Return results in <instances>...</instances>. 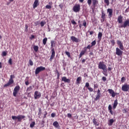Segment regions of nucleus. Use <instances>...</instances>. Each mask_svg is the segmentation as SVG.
<instances>
[{"mask_svg":"<svg viewBox=\"0 0 129 129\" xmlns=\"http://www.w3.org/2000/svg\"><path fill=\"white\" fill-rule=\"evenodd\" d=\"M98 68L103 70L102 73L105 76H107V67L104 62L100 61L98 64Z\"/></svg>","mask_w":129,"mask_h":129,"instance_id":"f257e3e1","label":"nucleus"},{"mask_svg":"<svg viewBox=\"0 0 129 129\" xmlns=\"http://www.w3.org/2000/svg\"><path fill=\"white\" fill-rule=\"evenodd\" d=\"M26 117V116L23 115H19L18 116H12V118L13 120H17V121L21 122L22 119H24Z\"/></svg>","mask_w":129,"mask_h":129,"instance_id":"f03ea898","label":"nucleus"},{"mask_svg":"<svg viewBox=\"0 0 129 129\" xmlns=\"http://www.w3.org/2000/svg\"><path fill=\"white\" fill-rule=\"evenodd\" d=\"M46 68L43 66H40L39 67H38L35 70V75H38L40 72H41V71H44Z\"/></svg>","mask_w":129,"mask_h":129,"instance_id":"7ed1b4c3","label":"nucleus"},{"mask_svg":"<svg viewBox=\"0 0 129 129\" xmlns=\"http://www.w3.org/2000/svg\"><path fill=\"white\" fill-rule=\"evenodd\" d=\"M80 4H76L73 8V11L75 13H79L80 12Z\"/></svg>","mask_w":129,"mask_h":129,"instance_id":"20e7f679","label":"nucleus"},{"mask_svg":"<svg viewBox=\"0 0 129 129\" xmlns=\"http://www.w3.org/2000/svg\"><path fill=\"white\" fill-rule=\"evenodd\" d=\"M20 91V87L19 86H17L15 87L14 90L13 91V95L16 97L17 96V94H18V93Z\"/></svg>","mask_w":129,"mask_h":129,"instance_id":"39448f33","label":"nucleus"},{"mask_svg":"<svg viewBox=\"0 0 129 129\" xmlns=\"http://www.w3.org/2000/svg\"><path fill=\"white\" fill-rule=\"evenodd\" d=\"M41 96H42L41 92L38 91H36L34 92V98L35 99H38V98H40Z\"/></svg>","mask_w":129,"mask_h":129,"instance_id":"423d86ee","label":"nucleus"},{"mask_svg":"<svg viewBox=\"0 0 129 129\" xmlns=\"http://www.w3.org/2000/svg\"><path fill=\"white\" fill-rule=\"evenodd\" d=\"M100 97H101V93L100 92V90L98 89L97 91V95L95 98V101H97V100H99V99H100Z\"/></svg>","mask_w":129,"mask_h":129,"instance_id":"0eeeda50","label":"nucleus"},{"mask_svg":"<svg viewBox=\"0 0 129 129\" xmlns=\"http://www.w3.org/2000/svg\"><path fill=\"white\" fill-rule=\"evenodd\" d=\"M129 27V20H126L123 24L122 25H120L119 26V28H126V27Z\"/></svg>","mask_w":129,"mask_h":129,"instance_id":"6e6552de","label":"nucleus"},{"mask_svg":"<svg viewBox=\"0 0 129 129\" xmlns=\"http://www.w3.org/2000/svg\"><path fill=\"white\" fill-rule=\"evenodd\" d=\"M108 91L109 93L111 95L112 97H115V95L118 94L117 93L114 92V91L111 89H108Z\"/></svg>","mask_w":129,"mask_h":129,"instance_id":"1a4fd4ad","label":"nucleus"},{"mask_svg":"<svg viewBox=\"0 0 129 129\" xmlns=\"http://www.w3.org/2000/svg\"><path fill=\"white\" fill-rule=\"evenodd\" d=\"M123 53V52L121 51L120 49L118 47L116 48V55H117V56H121Z\"/></svg>","mask_w":129,"mask_h":129,"instance_id":"9d476101","label":"nucleus"},{"mask_svg":"<svg viewBox=\"0 0 129 129\" xmlns=\"http://www.w3.org/2000/svg\"><path fill=\"white\" fill-rule=\"evenodd\" d=\"M51 55L49 59L50 62H52V60H53V59H54V57H55V49L54 48H52L51 49Z\"/></svg>","mask_w":129,"mask_h":129,"instance_id":"9b49d317","label":"nucleus"},{"mask_svg":"<svg viewBox=\"0 0 129 129\" xmlns=\"http://www.w3.org/2000/svg\"><path fill=\"white\" fill-rule=\"evenodd\" d=\"M129 90V85L125 84L122 86V90L123 91H128Z\"/></svg>","mask_w":129,"mask_h":129,"instance_id":"f8f14e48","label":"nucleus"},{"mask_svg":"<svg viewBox=\"0 0 129 129\" xmlns=\"http://www.w3.org/2000/svg\"><path fill=\"white\" fill-rule=\"evenodd\" d=\"M117 44L118 45H119V48L120 49V50H123V45L122 44L121 41L117 40Z\"/></svg>","mask_w":129,"mask_h":129,"instance_id":"ddd939ff","label":"nucleus"},{"mask_svg":"<svg viewBox=\"0 0 129 129\" xmlns=\"http://www.w3.org/2000/svg\"><path fill=\"white\" fill-rule=\"evenodd\" d=\"M14 83V80L9 79L7 84L4 85V87H8V86H10V85H12Z\"/></svg>","mask_w":129,"mask_h":129,"instance_id":"4468645a","label":"nucleus"},{"mask_svg":"<svg viewBox=\"0 0 129 129\" xmlns=\"http://www.w3.org/2000/svg\"><path fill=\"white\" fill-rule=\"evenodd\" d=\"M61 81L66 82L67 83H70V79H67V78L66 77H63L61 78Z\"/></svg>","mask_w":129,"mask_h":129,"instance_id":"2eb2a0df","label":"nucleus"},{"mask_svg":"<svg viewBox=\"0 0 129 129\" xmlns=\"http://www.w3.org/2000/svg\"><path fill=\"white\" fill-rule=\"evenodd\" d=\"M39 6V0H35L33 5V9H36Z\"/></svg>","mask_w":129,"mask_h":129,"instance_id":"dca6fc26","label":"nucleus"},{"mask_svg":"<svg viewBox=\"0 0 129 129\" xmlns=\"http://www.w3.org/2000/svg\"><path fill=\"white\" fill-rule=\"evenodd\" d=\"M107 13H108V17L109 18H111L112 17V13H113V10L111 9H107Z\"/></svg>","mask_w":129,"mask_h":129,"instance_id":"f3484780","label":"nucleus"},{"mask_svg":"<svg viewBox=\"0 0 129 129\" xmlns=\"http://www.w3.org/2000/svg\"><path fill=\"white\" fill-rule=\"evenodd\" d=\"M86 53V48H84V50H82L80 55H79V58H81L83 55H84Z\"/></svg>","mask_w":129,"mask_h":129,"instance_id":"a211bd4d","label":"nucleus"},{"mask_svg":"<svg viewBox=\"0 0 129 129\" xmlns=\"http://www.w3.org/2000/svg\"><path fill=\"white\" fill-rule=\"evenodd\" d=\"M71 40L73 42H75L76 43H78V42H79V39L75 36H72Z\"/></svg>","mask_w":129,"mask_h":129,"instance_id":"6ab92c4d","label":"nucleus"},{"mask_svg":"<svg viewBox=\"0 0 129 129\" xmlns=\"http://www.w3.org/2000/svg\"><path fill=\"white\" fill-rule=\"evenodd\" d=\"M117 104L118 103L117 102V100H115L113 103V109H115L116 108V106H117Z\"/></svg>","mask_w":129,"mask_h":129,"instance_id":"aec40b11","label":"nucleus"},{"mask_svg":"<svg viewBox=\"0 0 129 129\" xmlns=\"http://www.w3.org/2000/svg\"><path fill=\"white\" fill-rule=\"evenodd\" d=\"M108 109L110 112V113H111V114H112V115L113 114V111H112V106H111V105H109L108 107Z\"/></svg>","mask_w":129,"mask_h":129,"instance_id":"412c9836","label":"nucleus"},{"mask_svg":"<svg viewBox=\"0 0 129 129\" xmlns=\"http://www.w3.org/2000/svg\"><path fill=\"white\" fill-rule=\"evenodd\" d=\"M92 5L93 7H96L97 5H98V0H92Z\"/></svg>","mask_w":129,"mask_h":129,"instance_id":"4be33fe9","label":"nucleus"},{"mask_svg":"<svg viewBox=\"0 0 129 129\" xmlns=\"http://www.w3.org/2000/svg\"><path fill=\"white\" fill-rule=\"evenodd\" d=\"M81 80H82V78H81V77H79L77 79L76 84H80V83L81 82Z\"/></svg>","mask_w":129,"mask_h":129,"instance_id":"5701e85b","label":"nucleus"},{"mask_svg":"<svg viewBox=\"0 0 129 129\" xmlns=\"http://www.w3.org/2000/svg\"><path fill=\"white\" fill-rule=\"evenodd\" d=\"M117 21L119 24H121V23H122V17L121 16H119L118 17Z\"/></svg>","mask_w":129,"mask_h":129,"instance_id":"b1692460","label":"nucleus"},{"mask_svg":"<svg viewBox=\"0 0 129 129\" xmlns=\"http://www.w3.org/2000/svg\"><path fill=\"white\" fill-rule=\"evenodd\" d=\"M93 122L94 124H95V125H96L97 126H98V125H99V123H97L96 119L95 118L93 119Z\"/></svg>","mask_w":129,"mask_h":129,"instance_id":"393cba45","label":"nucleus"},{"mask_svg":"<svg viewBox=\"0 0 129 129\" xmlns=\"http://www.w3.org/2000/svg\"><path fill=\"white\" fill-rule=\"evenodd\" d=\"M53 125L55 127H58L59 126V123H58L57 121H55L53 123Z\"/></svg>","mask_w":129,"mask_h":129,"instance_id":"a878e982","label":"nucleus"},{"mask_svg":"<svg viewBox=\"0 0 129 129\" xmlns=\"http://www.w3.org/2000/svg\"><path fill=\"white\" fill-rule=\"evenodd\" d=\"M35 124H36V123L35 121H32L30 124V127L31 128H33L35 126Z\"/></svg>","mask_w":129,"mask_h":129,"instance_id":"bb28decb","label":"nucleus"},{"mask_svg":"<svg viewBox=\"0 0 129 129\" xmlns=\"http://www.w3.org/2000/svg\"><path fill=\"white\" fill-rule=\"evenodd\" d=\"M102 37V33L99 32L98 35V39L100 41L101 40V38Z\"/></svg>","mask_w":129,"mask_h":129,"instance_id":"cd10ccee","label":"nucleus"},{"mask_svg":"<svg viewBox=\"0 0 129 129\" xmlns=\"http://www.w3.org/2000/svg\"><path fill=\"white\" fill-rule=\"evenodd\" d=\"M101 18H102L103 21L105 20V13L103 11L102 12Z\"/></svg>","mask_w":129,"mask_h":129,"instance_id":"c85d7f7f","label":"nucleus"},{"mask_svg":"<svg viewBox=\"0 0 129 129\" xmlns=\"http://www.w3.org/2000/svg\"><path fill=\"white\" fill-rule=\"evenodd\" d=\"M47 41H48V38H47L46 37L44 38L43 39V45H46V44H47Z\"/></svg>","mask_w":129,"mask_h":129,"instance_id":"c756f323","label":"nucleus"},{"mask_svg":"<svg viewBox=\"0 0 129 129\" xmlns=\"http://www.w3.org/2000/svg\"><path fill=\"white\" fill-rule=\"evenodd\" d=\"M114 121L113 119H110L109 121V125H112V123H113Z\"/></svg>","mask_w":129,"mask_h":129,"instance_id":"7c9ffc66","label":"nucleus"},{"mask_svg":"<svg viewBox=\"0 0 129 129\" xmlns=\"http://www.w3.org/2000/svg\"><path fill=\"white\" fill-rule=\"evenodd\" d=\"M33 49L35 52H38V50H39V47L38 46H34L33 47Z\"/></svg>","mask_w":129,"mask_h":129,"instance_id":"2f4dec72","label":"nucleus"},{"mask_svg":"<svg viewBox=\"0 0 129 129\" xmlns=\"http://www.w3.org/2000/svg\"><path fill=\"white\" fill-rule=\"evenodd\" d=\"M50 43H51V48H53V47L55 46V41L53 40H51Z\"/></svg>","mask_w":129,"mask_h":129,"instance_id":"473e14b6","label":"nucleus"},{"mask_svg":"<svg viewBox=\"0 0 129 129\" xmlns=\"http://www.w3.org/2000/svg\"><path fill=\"white\" fill-rule=\"evenodd\" d=\"M96 45V41L94 40L91 42V47H93V46H95Z\"/></svg>","mask_w":129,"mask_h":129,"instance_id":"72a5a7b5","label":"nucleus"},{"mask_svg":"<svg viewBox=\"0 0 129 129\" xmlns=\"http://www.w3.org/2000/svg\"><path fill=\"white\" fill-rule=\"evenodd\" d=\"M104 2L107 6H109V0H104Z\"/></svg>","mask_w":129,"mask_h":129,"instance_id":"f704fd0d","label":"nucleus"},{"mask_svg":"<svg viewBox=\"0 0 129 129\" xmlns=\"http://www.w3.org/2000/svg\"><path fill=\"white\" fill-rule=\"evenodd\" d=\"M7 53L6 51H3L2 56L3 57H5V56H7Z\"/></svg>","mask_w":129,"mask_h":129,"instance_id":"c9c22d12","label":"nucleus"},{"mask_svg":"<svg viewBox=\"0 0 129 129\" xmlns=\"http://www.w3.org/2000/svg\"><path fill=\"white\" fill-rule=\"evenodd\" d=\"M46 24V22L44 21H41L40 23V25L41 27H44V26Z\"/></svg>","mask_w":129,"mask_h":129,"instance_id":"e433bc0d","label":"nucleus"},{"mask_svg":"<svg viewBox=\"0 0 129 129\" xmlns=\"http://www.w3.org/2000/svg\"><path fill=\"white\" fill-rule=\"evenodd\" d=\"M88 4L89 6H91V4H92V0H88L87 1Z\"/></svg>","mask_w":129,"mask_h":129,"instance_id":"4c0bfd02","label":"nucleus"},{"mask_svg":"<svg viewBox=\"0 0 129 129\" xmlns=\"http://www.w3.org/2000/svg\"><path fill=\"white\" fill-rule=\"evenodd\" d=\"M45 8L48 10H51V9H52V6H50V5H46Z\"/></svg>","mask_w":129,"mask_h":129,"instance_id":"58836bf2","label":"nucleus"},{"mask_svg":"<svg viewBox=\"0 0 129 129\" xmlns=\"http://www.w3.org/2000/svg\"><path fill=\"white\" fill-rule=\"evenodd\" d=\"M66 54L69 57V58H70L71 57V55H70V52L68 51H66Z\"/></svg>","mask_w":129,"mask_h":129,"instance_id":"ea45409f","label":"nucleus"},{"mask_svg":"<svg viewBox=\"0 0 129 129\" xmlns=\"http://www.w3.org/2000/svg\"><path fill=\"white\" fill-rule=\"evenodd\" d=\"M124 81H125V78L123 77L121 79V82H122V83H123V82H124Z\"/></svg>","mask_w":129,"mask_h":129,"instance_id":"a19ab883","label":"nucleus"},{"mask_svg":"<svg viewBox=\"0 0 129 129\" xmlns=\"http://www.w3.org/2000/svg\"><path fill=\"white\" fill-rule=\"evenodd\" d=\"M29 64H30V66H33V65H34V62H33V61H32V60L30 59L29 60Z\"/></svg>","mask_w":129,"mask_h":129,"instance_id":"79ce46f5","label":"nucleus"},{"mask_svg":"<svg viewBox=\"0 0 129 129\" xmlns=\"http://www.w3.org/2000/svg\"><path fill=\"white\" fill-rule=\"evenodd\" d=\"M8 63H9V64H10V65H12L13 64V61H12V58H10L8 61Z\"/></svg>","mask_w":129,"mask_h":129,"instance_id":"37998d69","label":"nucleus"},{"mask_svg":"<svg viewBox=\"0 0 129 129\" xmlns=\"http://www.w3.org/2000/svg\"><path fill=\"white\" fill-rule=\"evenodd\" d=\"M92 46H91V45H88L87 47H85L84 48H86V51H87V49H89V50H90V48L92 47Z\"/></svg>","mask_w":129,"mask_h":129,"instance_id":"c03bdc74","label":"nucleus"},{"mask_svg":"<svg viewBox=\"0 0 129 129\" xmlns=\"http://www.w3.org/2000/svg\"><path fill=\"white\" fill-rule=\"evenodd\" d=\"M88 89L90 92H92L93 91V89H92L91 87H88Z\"/></svg>","mask_w":129,"mask_h":129,"instance_id":"a18cd8bd","label":"nucleus"},{"mask_svg":"<svg viewBox=\"0 0 129 129\" xmlns=\"http://www.w3.org/2000/svg\"><path fill=\"white\" fill-rule=\"evenodd\" d=\"M71 23L73 25H77V23H76V22H75V21L74 20H72L71 21Z\"/></svg>","mask_w":129,"mask_h":129,"instance_id":"49530a36","label":"nucleus"},{"mask_svg":"<svg viewBox=\"0 0 129 129\" xmlns=\"http://www.w3.org/2000/svg\"><path fill=\"white\" fill-rule=\"evenodd\" d=\"M32 86H30L27 88V91H32Z\"/></svg>","mask_w":129,"mask_h":129,"instance_id":"de8ad7c7","label":"nucleus"},{"mask_svg":"<svg viewBox=\"0 0 129 129\" xmlns=\"http://www.w3.org/2000/svg\"><path fill=\"white\" fill-rule=\"evenodd\" d=\"M14 78H15V75H11V76H10V80H13V79Z\"/></svg>","mask_w":129,"mask_h":129,"instance_id":"09e8293b","label":"nucleus"},{"mask_svg":"<svg viewBox=\"0 0 129 129\" xmlns=\"http://www.w3.org/2000/svg\"><path fill=\"white\" fill-rule=\"evenodd\" d=\"M111 44H112V45H113V46H114V45L115 44V41H114V40H111Z\"/></svg>","mask_w":129,"mask_h":129,"instance_id":"8fccbe9b","label":"nucleus"},{"mask_svg":"<svg viewBox=\"0 0 129 129\" xmlns=\"http://www.w3.org/2000/svg\"><path fill=\"white\" fill-rule=\"evenodd\" d=\"M51 117H54V116H56V114L55 113H52L51 114Z\"/></svg>","mask_w":129,"mask_h":129,"instance_id":"3c124183","label":"nucleus"},{"mask_svg":"<svg viewBox=\"0 0 129 129\" xmlns=\"http://www.w3.org/2000/svg\"><path fill=\"white\" fill-rule=\"evenodd\" d=\"M102 79L104 82H105V81H106V78L105 77H103Z\"/></svg>","mask_w":129,"mask_h":129,"instance_id":"603ef678","label":"nucleus"},{"mask_svg":"<svg viewBox=\"0 0 129 129\" xmlns=\"http://www.w3.org/2000/svg\"><path fill=\"white\" fill-rule=\"evenodd\" d=\"M25 31L28 32V25H25Z\"/></svg>","mask_w":129,"mask_h":129,"instance_id":"864d4df0","label":"nucleus"},{"mask_svg":"<svg viewBox=\"0 0 129 129\" xmlns=\"http://www.w3.org/2000/svg\"><path fill=\"white\" fill-rule=\"evenodd\" d=\"M85 87L88 88L89 87V83H86Z\"/></svg>","mask_w":129,"mask_h":129,"instance_id":"5fc2aeb1","label":"nucleus"},{"mask_svg":"<svg viewBox=\"0 0 129 129\" xmlns=\"http://www.w3.org/2000/svg\"><path fill=\"white\" fill-rule=\"evenodd\" d=\"M68 117H69L70 118H71L72 117V115L70 113L68 114Z\"/></svg>","mask_w":129,"mask_h":129,"instance_id":"6e6d98bb","label":"nucleus"},{"mask_svg":"<svg viewBox=\"0 0 129 129\" xmlns=\"http://www.w3.org/2000/svg\"><path fill=\"white\" fill-rule=\"evenodd\" d=\"M98 85H97V84L94 85V88H98Z\"/></svg>","mask_w":129,"mask_h":129,"instance_id":"4d7b16f0","label":"nucleus"},{"mask_svg":"<svg viewBox=\"0 0 129 129\" xmlns=\"http://www.w3.org/2000/svg\"><path fill=\"white\" fill-rule=\"evenodd\" d=\"M57 79H59V78L60 77V74L59 73V72H57Z\"/></svg>","mask_w":129,"mask_h":129,"instance_id":"13d9d810","label":"nucleus"},{"mask_svg":"<svg viewBox=\"0 0 129 129\" xmlns=\"http://www.w3.org/2000/svg\"><path fill=\"white\" fill-rule=\"evenodd\" d=\"M86 24L87 23L85 21H84L83 23V26H84V27H86Z\"/></svg>","mask_w":129,"mask_h":129,"instance_id":"bf43d9fd","label":"nucleus"},{"mask_svg":"<svg viewBox=\"0 0 129 129\" xmlns=\"http://www.w3.org/2000/svg\"><path fill=\"white\" fill-rule=\"evenodd\" d=\"M46 115H47V111L45 112V113L44 114L43 118H45Z\"/></svg>","mask_w":129,"mask_h":129,"instance_id":"052dcab7","label":"nucleus"},{"mask_svg":"<svg viewBox=\"0 0 129 129\" xmlns=\"http://www.w3.org/2000/svg\"><path fill=\"white\" fill-rule=\"evenodd\" d=\"M48 5H49V6H50L51 7H52V5H53V3H52V2H49L48 3Z\"/></svg>","mask_w":129,"mask_h":129,"instance_id":"680f3d73","label":"nucleus"},{"mask_svg":"<svg viewBox=\"0 0 129 129\" xmlns=\"http://www.w3.org/2000/svg\"><path fill=\"white\" fill-rule=\"evenodd\" d=\"M25 84L26 85L28 86L30 84V83L28 81H25Z\"/></svg>","mask_w":129,"mask_h":129,"instance_id":"e2e57ef3","label":"nucleus"},{"mask_svg":"<svg viewBox=\"0 0 129 129\" xmlns=\"http://www.w3.org/2000/svg\"><path fill=\"white\" fill-rule=\"evenodd\" d=\"M108 71H111V67H110V66L108 67Z\"/></svg>","mask_w":129,"mask_h":129,"instance_id":"0e129e2a","label":"nucleus"},{"mask_svg":"<svg viewBox=\"0 0 129 129\" xmlns=\"http://www.w3.org/2000/svg\"><path fill=\"white\" fill-rule=\"evenodd\" d=\"M85 61H86V60L85 59H82V63L83 64V63L85 62Z\"/></svg>","mask_w":129,"mask_h":129,"instance_id":"69168bd1","label":"nucleus"},{"mask_svg":"<svg viewBox=\"0 0 129 129\" xmlns=\"http://www.w3.org/2000/svg\"><path fill=\"white\" fill-rule=\"evenodd\" d=\"M59 7L60 9H63V5H62L61 4L59 5Z\"/></svg>","mask_w":129,"mask_h":129,"instance_id":"338daca9","label":"nucleus"},{"mask_svg":"<svg viewBox=\"0 0 129 129\" xmlns=\"http://www.w3.org/2000/svg\"><path fill=\"white\" fill-rule=\"evenodd\" d=\"M90 35H93V31H90Z\"/></svg>","mask_w":129,"mask_h":129,"instance_id":"774afa93","label":"nucleus"}]
</instances>
